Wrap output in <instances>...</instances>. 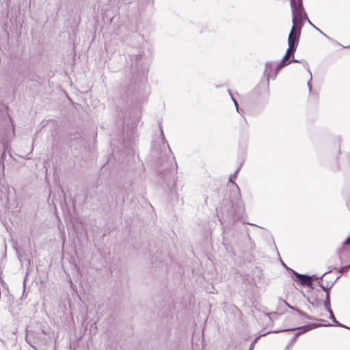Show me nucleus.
<instances>
[{
    "label": "nucleus",
    "mask_w": 350,
    "mask_h": 350,
    "mask_svg": "<svg viewBox=\"0 0 350 350\" xmlns=\"http://www.w3.org/2000/svg\"><path fill=\"white\" fill-rule=\"evenodd\" d=\"M319 326V325H318V324L312 323V324H310V325H304V326L299 327L295 328V329H284V331H291V330H295V329L301 330V332H297L295 334V336L291 340V342H290V343L288 345H291V346L293 347V345H294V343L297 340V338L298 336H299L303 333H305V332H306L308 331H310V330H311L312 329L317 328Z\"/></svg>",
    "instance_id": "obj_6"
},
{
    "label": "nucleus",
    "mask_w": 350,
    "mask_h": 350,
    "mask_svg": "<svg viewBox=\"0 0 350 350\" xmlns=\"http://www.w3.org/2000/svg\"><path fill=\"white\" fill-rule=\"evenodd\" d=\"M290 56H286V54H285L284 57H283L281 62L277 65L275 68V72L273 75H272L271 72L273 70V63L272 62H267L265 65V74L267 77V81H269V79H274L279 70L282 68L284 66L289 64L291 62L288 61Z\"/></svg>",
    "instance_id": "obj_4"
},
{
    "label": "nucleus",
    "mask_w": 350,
    "mask_h": 350,
    "mask_svg": "<svg viewBox=\"0 0 350 350\" xmlns=\"http://www.w3.org/2000/svg\"><path fill=\"white\" fill-rule=\"evenodd\" d=\"M310 303L313 306H317L321 304V301L315 298L314 300L310 301Z\"/></svg>",
    "instance_id": "obj_15"
},
{
    "label": "nucleus",
    "mask_w": 350,
    "mask_h": 350,
    "mask_svg": "<svg viewBox=\"0 0 350 350\" xmlns=\"http://www.w3.org/2000/svg\"><path fill=\"white\" fill-rule=\"evenodd\" d=\"M239 171V168L237 170L235 173L230 176L229 181L232 182L235 186L237 192L234 193V198L232 200L229 204H223L221 208L224 211H227L228 216L233 221L241 219L244 212V206L242 201L241 200V193L238 185L232 181V178H236L237 174Z\"/></svg>",
    "instance_id": "obj_1"
},
{
    "label": "nucleus",
    "mask_w": 350,
    "mask_h": 350,
    "mask_svg": "<svg viewBox=\"0 0 350 350\" xmlns=\"http://www.w3.org/2000/svg\"><path fill=\"white\" fill-rule=\"evenodd\" d=\"M330 272H331V271H327V272H325L324 274H323V275H322L321 278H319V280H323V278H324V277H325L327 273H330ZM310 277H312V279H313V278L319 279V278H318V277H317V276H316V275H311Z\"/></svg>",
    "instance_id": "obj_16"
},
{
    "label": "nucleus",
    "mask_w": 350,
    "mask_h": 350,
    "mask_svg": "<svg viewBox=\"0 0 350 350\" xmlns=\"http://www.w3.org/2000/svg\"><path fill=\"white\" fill-rule=\"evenodd\" d=\"M324 306H325V309L327 311L332 310L331 307H330V300H325Z\"/></svg>",
    "instance_id": "obj_12"
},
{
    "label": "nucleus",
    "mask_w": 350,
    "mask_h": 350,
    "mask_svg": "<svg viewBox=\"0 0 350 350\" xmlns=\"http://www.w3.org/2000/svg\"><path fill=\"white\" fill-rule=\"evenodd\" d=\"M292 273L297 278V281L299 282L301 285L312 288V277L299 273L294 270H292Z\"/></svg>",
    "instance_id": "obj_7"
},
{
    "label": "nucleus",
    "mask_w": 350,
    "mask_h": 350,
    "mask_svg": "<svg viewBox=\"0 0 350 350\" xmlns=\"http://www.w3.org/2000/svg\"><path fill=\"white\" fill-rule=\"evenodd\" d=\"M290 2L293 14V26H295L296 29L300 27L301 30L302 27L301 20L303 16L304 17L305 14L302 0H297V1L296 0H290Z\"/></svg>",
    "instance_id": "obj_2"
},
{
    "label": "nucleus",
    "mask_w": 350,
    "mask_h": 350,
    "mask_svg": "<svg viewBox=\"0 0 350 350\" xmlns=\"http://www.w3.org/2000/svg\"><path fill=\"white\" fill-rule=\"evenodd\" d=\"M291 348H292V347L291 346V345H288L286 347L285 350H291Z\"/></svg>",
    "instance_id": "obj_21"
},
{
    "label": "nucleus",
    "mask_w": 350,
    "mask_h": 350,
    "mask_svg": "<svg viewBox=\"0 0 350 350\" xmlns=\"http://www.w3.org/2000/svg\"><path fill=\"white\" fill-rule=\"evenodd\" d=\"M46 334L44 329H40L39 332H35L33 331H29L26 334V341L34 349L36 347L33 345V344L36 343H41L44 344L46 342V339L45 337L42 336L41 335Z\"/></svg>",
    "instance_id": "obj_5"
},
{
    "label": "nucleus",
    "mask_w": 350,
    "mask_h": 350,
    "mask_svg": "<svg viewBox=\"0 0 350 350\" xmlns=\"http://www.w3.org/2000/svg\"><path fill=\"white\" fill-rule=\"evenodd\" d=\"M7 146L8 144H6L3 141L0 140V157L1 160L5 157Z\"/></svg>",
    "instance_id": "obj_9"
},
{
    "label": "nucleus",
    "mask_w": 350,
    "mask_h": 350,
    "mask_svg": "<svg viewBox=\"0 0 350 350\" xmlns=\"http://www.w3.org/2000/svg\"><path fill=\"white\" fill-rule=\"evenodd\" d=\"M229 94H230V95L231 96V98L232 99V100H233V102H234V105L236 106V109H237V112L240 113V111H239V105H238L237 101L232 97L230 92H229Z\"/></svg>",
    "instance_id": "obj_14"
},
{
    "label": "nucleus",
    "mask_w": 350,
    "mask_h": 350,
    "mask_svg": "<svg viewBox=\"0 0 350 350\" xmlns=\"http://www.w3.org/2000/svg\"><path fill=\"white\" fill-rule=\"evenodd\" d=\"M282 264H283V265L284 266V267H285L286 269H288V270H289V271H292V270H293V269H290V268L287 267V266H286L284 262H282Z\"/></svg>",
    "instance_id": "obj_22"
},
{
    "label": "nucleus",
    "mask_w": 350,
    "mask_h": 350,
    "mask_svg": "<svg viewBox=\"0 0 350 350\" xmlns=\"http://www.w3.org/2000/svg\"><path fill=\"white\" fill-rule=\"evenodd\" d=\"M300 35V27L296 29V27L293 26L288 38V48L286 52V56H290L291 54L295 51L299 43Z\"/></svg>",
    "instance_id": "obj_3"
},
{
    "label": "nucleus",
    "mask_w": 350,
    "mask_h": 350,
    "mask_svg": "<svg viewBox=\"0 0 350 350\" xmlns=\"http://www.w3.org/2000/svg\"><path fill=\"white\" fill-rule=\"evenodd\" d=\"M286 304H287V306H288V308H291V309L294 310H295V311H296V309H297L296 308H295V307H293V306H291L288 305L287 303H286Z\"/></svg>",
    "instance_id": "obj_20"
},
{
    "label": "nucleus",
    "mask_w": 350,
    "mask_h": 350,
    "mask_svg": "<svg viewBox=\"0 0 350 350\" xmlns=\"http://www.w3.org/2000/svg\"><path fill=\"white\" fill-rule=\"evenodd\" d=\"M339 278V277H338L333 282H327L325 285H324L323 283L321 282H319V285L325 291H327V295H326V299L325 300H330V298H329V293L328 292V291L332 288V286H334L335 282Z\"/></svg>",
    "instance_id": "obj_8"
},
{
    "label": "nucleus",
    "mask_w": 350,
    "mask_h": 350,
    "mask_svg": "<svg viewBox=\"0 0 350 350\" xmlns=\"http://www.w3.org/2000/svg\"><path fill=\"white\" fill-rule=\"evenodd\" d=\"M296 311L300 315V316H302L304 317H306L308 319H310V320H316L315 319H314L313 317L309 316L307 313L303 312L302 310H299V309H296Z\"/></svg>",
    "instance_id": "obj_11"
},
{
    "label": "nucleus",
    "mask_w": 350,
    "mask_h": 350,
    "mask_svg": "<svg viewBox=\"0 0 350 350\" xmlns=\"http://www.w3.org/2000/svg\"><path fill=\"white\" fill-rule=\"evenodd\" d=\"M304 18L307 19V20H308V21L309 22V23H310L311 25H312L313 27H314V25L312 23V22H310V20L308 19V16H307L306 14H304Z\"/></svg>",
    "instance_id": "obj_19"
},
{
    "label": "nucleus",
    "mask_w": 350,
    "mask_h": 350,
    "mask_svg": "<svg viewBox=\"0 0 350 350\" xmlns=\"http://www.w3.org/2000/svg\"><path fill=\"white\" fill-rule=\"evenodd\" d=\"M253 346H254V342H252V343L251 344V345H250V349H249V350H252V348H253Z\"/></svg>",
    "instance_id": "obj_24"
},
{
    "label": "nucleus",
    "mask_w": 350,
    "mask_h": 350,
    "mask_svg": "<svg viewBox=\"0 0 350 350\" xmlns=\"http://www.w3.org/2000/svg\"><path fill=\"white\" fill-rule=\"evenodd\" d=\"M291 62H298V60H297V59H295V58H293V59Z\"/></svg>",
    "instance_id": "obj_25"
},
{
    "label": "nucleus",
    "mask_w": 350,
    "mask_h": 350,
    "mask_svg": "<svg viewBox=\"0 0 350 350\" xmlns=\"http://www.w3.org/2000/svg\"><path fill=\"white\" fill-rule=\"evenodd\" d=\"M308 71H309L310 75V79L309 81L308 82V88H309V91H310V92H311V90H312V86H311L310 81H311V80H312V73H311V72L310 71V70H309V69H308Z\"/></svg>",
    "instance_id": "obj_17"
},
{
    "label": "nucleus",
    "mask_w": 350,
    "mask_h": 350,
    "mask_svg": "<svg viewBox=\"0 0 350 350\" xmlns=\"http://www.w3.org/2000/svg\"><path fill=\"white\" fill-rule=\"evenodd\" d=\"M329 314H330V318L332 319V321L336 323V325L338 326H340V327H345V328H347V327H346L345 325L340 323L335 318L334 315V313L332 312V310H330V311H328Z\"/></svg>",
    "instance_id": "obj_10"
},
{
    "label": "nucleus",
    "mask_w": 350,
    "mask_h": 350,
    "mask_svg": "<svg viewBox=\"0 0 350 350\" xmlns=\"http://www.w3.org/2000/svg\"><path fill=\"white\" fill-rule=\"evenodd\" d=\"M345 245H350V236L345 240Z\"/></svg>",
    "instance_id": "obj_18"
},
{
    "label": "nucleus",
    "mask_w": 350,
    "mask_h": 350,
    "mask_svg": "<svg viewBox=\"0 0 350 350\" xmlns=\"http://www.w3.org/2000/svg\"><path fill=\"white\" fill-rule=\"evenodd\" d=\"M349 269H350V264L349 265H347L345 267H342L341 269H337V271L340 273H343L344 271L348 270ZM336 270V269H335Z\"/></svg>",
    "instance_id": "obj_13"
},
{
    "label": "nucleus",
    "mask_w": 350,
    "mask_h": 350,
    "mask_svg": "<svg viewBox=\"0 0 350 350\" xmlns=\"http://www.w3.org/2000/svg\"><path fill=\"white\" fill-rule=\"evenodd\" d=\"M316 29H317V31H319V32H321L322 34H324L319 28H317V27H314Z\"/></svg>",
    "instance_id": "obj_23"
}]
</instances>
